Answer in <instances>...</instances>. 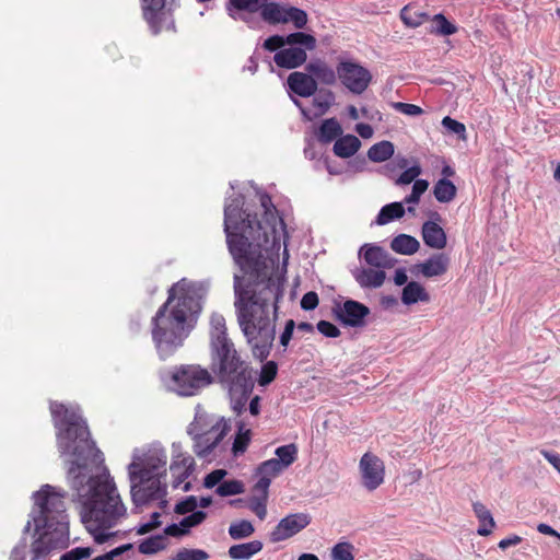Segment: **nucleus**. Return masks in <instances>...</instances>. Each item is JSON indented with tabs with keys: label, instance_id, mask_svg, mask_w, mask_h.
Returning a JSON list of instances; mask_svg holds the SVG:
<instances>
[{
	"label": "nucleus",
	"instance_id": "2f4dec72",
	"mask_svg": "<svg viewBox=\"0 0 560 560\" xmlns=\"http://www.w3.org/2000/svg\"><path fill=\"white\" fill-rule=\"evenodd\" d=\"M390 248L397 254L409 256L419 250L420 243L415 236L398 234L392 240Z\"/></svg>",
	"mask_w": 560,
	"mask_h": 560
},
{
	"label": "nucleus",
	"instance_id": "72a5a7b5",
	"mask_svg": "<svg viewBox=\"0 0 560 560\" xmlns=\"http://www.w3.org/2000/svg\"><path fill=\"white\" fill-rule=\"evenodd\" d=\"M342 128L336 118L325 119L319 126L317 139L322 143H330L342 137Z\"/></svg>",
	"mask_w": 560,
	"mask_h": 560
},
{
	"label": "nucleus",
	"instance_id": "f704fd0d",
	"mask_svg": "<svg viewBox=\"0 0 560 560\" xmlns=\"http://www.w3.org/2000/svg\"><path fill=\"white\" fill-rule=\"evenodd\" d=\"M183 468V471H180L178 475H177V485H179L182 481H184L185 479H187L191 472L194 471L195 469V460L191 456L187 455V456H184L183 454L178 453L177 455L174 456L172 463H171V466H170V469L172 472H176L178 469Z\"/></svg>",
	"mask_w": 560,
	"mask_h": 560
},
{
	"label": "nucleus",
	"instance_id": "79ce46f5",
	"mask_svg": "<svg viewBox=\"0 0 560 560\" xmlns=\"http://www.w3.org/2000/svg\"><path fill=\"white\" fill-rule=\"evenodd\" d=\"M434 23L430 28V34L438 36H451L457 32V26L450 22L443 13H438L430 18Z\"/></svg>",
	"mask_w": 560,
	"mask_h": 560
},
{
	"label": "nucleus",
	"instance_id": "4c0bfd02",
	"mask_svg": "<svg viewBox=\"0 0 560 560\" xmlns=\"http://www.w3.org/2000/svg\"><path fill=\"white\" fill-rule=\"evenodd\" d=\"M395 147L393 142L383 140L373 144L368 151V158L372 162L381 163L393 156Z\"/></svg>",
	"mask_w": 560,
	"mask_h": 560
},
{
	"label": "nucleus",
	"instance_id": "4be33fe9",
	"mask_svg": "<svg viewBox=\"0 0 560 560\" xmlns=\"http://www.w3.org/2000/svg\"><path fill=\"white\" fill-rule=\"evenodd\" d=\"M207 518V513L202 510L195 511L194 513L185 516L178 524L172 523L164 528V533L171 537H183L190 533V528L196 527L203 523Z\"/></svg>",
	"mask_w": 560,
	"mask_h": 560
},
{
	"label": "nucleus",
	"instance_id": "ea45409f",
	"mask_svg": "<svg viewBox=\"0 0 560 560\" xmlns=\"http://www.w3.org/2000/svg\"><path fill=\"white\" fill-rule=\"evenodd\" d=\"M285 46L290 47H301L306 50H313L316 47V38L304 32H294L288 35H284Z\"/></svg>",
	"mask_w": 560,
	"mask_h": 560
},
{
	"label": "nucleus",
	"instance_id": "8fccbe9b",
	"mask_svg": "<svg viewBox=\"0 0 560 560\" xmlns=\"http://www.w3.org/2000/svg\"><path fill=\"white\" fill-rule=\"evenodd\" d=\"M209 553L197 548H182L172 557V560H207Z\"/></svg>",
	"mask_w": 560,
	"mask_h": 560
},
{
	"label": "nucleus",
	"instance_id": "864d4df0",
	"mask_svg": "<svg viewBox=\"0 0 560 560\" xmlns=\"http://www.w3.org/2000/svg\"><path fill=\"white\" fill-rule=\"evenodd\" d=\"M353 545L348 541L336 544L331 549V560H353Z\"/></svg>",
	"mask_w": 560,
	"mask_h": 560
},
{
	"label": "nucleus",
	"instance_id": "6e6d98bb",
	"mask_svg": "<svg viewBox=\"0 0 560 560\" xmlns=\"http://www.w3.org/2000/svg\"><path fill=\"white\" fill-rule=\"evenodd\" d=\"M198 500L195 495H188L177 502L174 506V512L179 515H186L188 513H194L197 511Z\"/></svg>",
	"mask_w": 560,
	"mask_h": 560
},
{
	"label": "nucleus",
	"instance_id": "ddd939ff",
	"mask_svg": "<svg viewBox=\"0 0 560 560\" xmlns=\"http://www.w3.org/2000/svg\"><path fill=\"white\" fill-rule=\"evenodd\" d=\"M337 75L342 85L353 94H362L369 86L371 72L361 65L346 60L337 65Z\"/></svg>",
	"mask_w": 560,
	"mask_h": 560
},
{
	"label": "nucleus",
	"instance_id": "6e6552de",
	"mask_svg": "<svg viewBox=\"0 0 560 560\" xmlns=\"http://www.w3.org/2000/svg\"><path fill=\"white\" fill-rule=\"evenodd\" d=\"M166 452L161 446H151L141 454L139 450H135L132 460L127 467L128 475L135 471L136 477H143L147 480L161 479L166 474Z\"/></svg>",
	"mask_w": 560,
	"mask_h": 560
},
{
	"label": "nucleus",
	"instance_id": "4468645a",
	"mask_svg": "<svg viewBox=\"0 0 560 560\" xmlns=\"http://www.w3.org/2000/svg\"><path fill=\"white\" fill-rule=\"evenodd\" d=\"M332 313L343 326L360 328L365 326L370 308L361 302L347 299L342 303H335Z\"/></svg>",
	"mask_w": 560,
	"mask_h": 560
},
{
	"label": "nucleus",
	"instance_id": "20e7f679",
	"mask_svg": "<svg viewBox=\"0 0 560 560\" xmlns=\"http://www.w3.org/2000/svg\"><path fill=\"white\" fill-rule=\"evenodd\" d=\"M67 492L50 485H44L33 493L37 511H32L30 520L23 528V536L11 551V560H25L27 548L26 534L34 524V540L31 545V560H39L54 549L69 546V517L63 499Z\"/></svg>",
	"mask_w": 560,
	"mask_h": 560
},
{
	"label": "nucleus",
	"instance_id": "680f3d73",
	"mask_svg": "<svg viewBox=\"0 0 560 560\" xmlns=\"http://www.w3.org/2000/svg\"><path fill=\"white\" fill-rule=\"evenodd\" d=\"M317 330L325 337L336 338L340 336V329L328 320H319L316 325Z\"/></svg>",
	"mask_w": 560,
	"mask_h": 560
},
{
	"label": "nucleus",
	"instance_id": "e433bc0d",
	"mask_svg": "<svg viewBox=\"0 0 560 560\" xmlns=\"http://www.w3.org/2000/svg\"><path fill=\"white\" fill-rule=\"evenodd\" d=\"M457 192L454 183L447 178H440L433 187V195L439 202L447 203L452 201Z\"/></svg>",
	"mask_w": 560,
	"mask_h": 560
},
{
	"label": "nucleus",
	"instance_id": "f257e3e1",
	"mask_svg": "<svg viewBox=\"0 0 560 560\" xmlns=\"http://www.w3.org/2000/svg\"><path fill=\"white\" fill-rule=\"evenodd\" d=\"M264 222L245 206L242 194L224 203L223 230L229 253L244 276L234 275V307L238 326L255 359L264 362L276 338L279 302L284 293V273L268 257L270 247L279 246L277 225L284 228L270 195L258 191Z\"/></svg>",
	"mask_w": 560,
	"mask_h": 560
},
{
	"label": "nucleus",
	"instance_id": "393cba45",
	"mask_svg": "<svg viewBox=\"0 0 560 560\" xmlns=\"http://www.w3.org/2000/svg\"><path fill=\"white\" fill-rule=\"evenodd\" d=\"M225 318L222 314L212 313L210 317V348L229 343Z\"/></svg>",
	"mask_w": 560,
	"mask_h": 560
},
{
	"label": "nucleus",
	"instance_id": "69168bd1",
	"mask_svg": "<svg viewBox=\"0 0 560 560\" xmlns=\"http://www.w3.org/2000/svg\"><path fill=\"white\" fill-rule=\"evenodd\" d=\"M541 455L560 474V454L553 451L542 450Z\"/></svg>",
	"mask_w": 560,
	"mask_h": 560
},
{
	"label": "nucleus",
	"instance_id": "5701e85b",
	"mask_svg": "<svg viewBox=\"0 0 560 560\" xmlns=\"http://www.w3.org/2000/svg\"><path fill=\"white\" fill-rule=\"evenodd\" d=\"M421 235L424 244L430 248L443 249L447 244L445 231L434 221L429 220L422 224Z\"/></svg>",
	"mask_w": 560,
	"mask_h": 560
},
{
	"label": "nucleus",
	"instance_id": "a878e982",
	"mask_svg": "<svg viewBox=\"0 0 560 560\" xmlns=\"http://www.w3.org/2000/svg\"><path fill=\"white\" fill-rule=\"evenodd\" d=\"M353 277L361 288H380L384 283L386 275L383 270L360 268L353 271Z\"/></svg>",
	"mask_w": 560,
	"mask_h": 560
},
{
	"label": "nucleus",
	"instance_id": "1a4fd4ad",
	"mask_svg": "<svg viewBox=\"0 0 560 560\" xmlns=\"http://www.w3.org/2000/svg\"><path fill=\"white\" fill-rule=\"evenodd\" d=\"M285 8L278 2L269 0H228L225 10L230 18L236 21L235 10L247 13H260L262 21L270 25L285 23Z\"/></svg>",
	"mask_w": 560,
	"mask_h": 560
},
{
	"label": "nucleus",
	"instance_id": "b1692460",
	"mask_svg": "<svg viewBox=\"0 0 560 560\" xmlns=\"http://www.w3.org/2000/svg\"><path fill=\"white\" fill-rule=\"evenodd\" d=\"M305 70L311 73L316 81L326 84L334 85L337 82V69L334 70L329 67L325 61L317 59L315 61L308 62L305 66Z\"/></svg>",
	"mask_w": 560,
	"mask_h": 560
},
{
	"label": "nucleus",
	"instance_id": "423d86ee",
	"mask_svg": "<svg viewBox=\"0 0 560 560\" xmlns=\"http://www.w3.org/2000/svg\"><path fill=\"white\" fill-rule=\"evenodd\" d=\"M218 381L226 390L231 409L236 416H241L246 410V404L254 390L255 371L248 365L223 375Z\"/></svg>",
	"mask_w": 560,
	"mask_h": 560
},
{
	"label": "nucleus",
	"instance_id": "2eb2a0df",
	"mask_svg": "<svg viewBox=\"0 0 560 560\" xmlns=\"http://www.w3.org/2000/svg\"><path fill=\"white\" fill-rule=\"evenodd\" d=\"M312 522L308 513H292L281 518L269 533L271 542H279L293 537L306 528Z\"/></svg>",
	"mask_w": 560,
	"mask_h": 560
},
{
	"label": "nucleus",
	"instance_id": "c9c22d12",
	"mask_svg": "<svg viewBox=\"0 0 560 560\" xmlns=\"http://www.w3.org/2000/svg\"><path fill=\"white\" fill-rule=\"evenodd\" d=\"M411 4L405 5L399 13L402 23L410 28H417L423 24L424 21L430 20V15L427 12L412 10Z\"/></svg>",
	"mask_w": 560,
	"mask_h": 560
},
{
	"label": "nucleus",
	"instance_id": "0eeeda50",
	"mask_svg": "<svg viewBox=\"0 0 560 560\" xmlns=\"http://www.w3.org/2000/svg\"><path fill=\"white\" fill-rule=\"evenodd\" d=\"M212 383L213 377L207 369L198 364H182L171 372L168 387L179 396L189 397Z\"/></svg>",
	"mask_w": 560,
	"mask_h": 560
},
{
	"label": "nucleus",
	"instance_id": "c756f323",
	"mask_svg": "<svg viewBox=\"0 0 560 560\" xmlns=\"http://www.w3.org/2000/svg\"><path fill=\"white\" fill-rule=\"evenodd\" d=\"M262 547L264 545L260 540H252L231 546L228 555L233 560H248L254 555L258 553Z\"/></svg>",
	"mask_w": 560,
	"mask_h": 560
},
{
	"label": "nucleus",
	"instance_id": "58836bf2",
	"mask_svg": "<svg viewBox=\"0 0 560 560\" xmlns=\"http://www.w3.org/2000/svg\"><path fill=\"white\" fill-rule=\"evenodd\" d=\"M236 427L237 433L232 445V452L235 456L245 453L249 445L252 435V432L249 429L246 428V423L244 422V420H238L236 422Z\"/></svg>",
	"mask_w": 560,
	"mask_h": 560
},
{
	"label": "nucleus",
	"instance_id": "a18cd8bd",
	"mask_svg": "<svg viewBox=\"0 0 560 560\" xmlns=\"http://www.w3.org/2000/svg\"><path fill=\"white\" fill-rule=\"evenodd\" d=\"M255 532L253 524L247 520L234 522L229 527L232 539L240 540L249 537Z\"/></svg>",
	"mask_w": 560,
	"mask_h": 560
},
{
	"label": "nucleus",
	"instance_id": "f3484780",
	"mask_svg": "<svg viewBox=\"0 0 560 560\" xmlns=\"http://www.w3.org/2000/svg\"><path fill=\"white\" fill-rule=\"evenodd\" d=\"M317 81L311 73L291 72L287 79L288 90L300 97H311L317 92Z\"/></svg>",
	"mask_w": 560,
	"mask_h": 560
},
{
	"label": "nucleus",
	"instance_id": "39448f33",
	"mask_svg": "<svg viewBox=\"0 0 560 560\" xmlns=\"http://www.w3.org/2000/svg\"><path fill=\"white\" fill-rule=\"evenodd\" d=\"M230 423L222 417L213 424H208L206 419L195 417V421L187 428L188 435L194 441V452L199 458H207L220 444L230 431Z\"/></svg>",
	"mask_w": 560,
	"mask_h": 560
},
{
	"label": "nucleus",
	"instance_id": "f8f14e48",
	"mask_svg": "<svg viewBox=\"0 0 560 560\" xmlns=\"http://www.w3.org/2000/svg\"><path fill=\"white\" fill-rule=\"evenodd\" d=\"M130 495L136 508L149 504L152 501L165 498L166 485L160 478L147 480L143 477H136V472L129 474Z\"/></svg>",
	"mask_w": 560,
	"mask_h": 560
},
{
	"label": "nucleus",
	"instance_id": "774afa93",
	"mask_svg": "<svg viewBox=\"0 0 560 560\" xmlns=\"http://www.w3.org/2000/svg\"><path fill=\"white\" fill-rule=\"evenodd\" d=\"M355 131L359 133L360 137L363 139H369L373 136V128L369 124L360 122L355 125Z\"/></svg>",
	"mask_w": 560,
	"mask_h": 560
},
{
	"label": "nucleus",
	"instance_id": "052dcab7",
	"mask_svg": "<svg viewBox=\"0 0 560 560\" xmlns=\"http://www.w3.org/2000/svg\"><path fill=\"white\" fill-rule=\"evenodd\" d=\"M442 126L450 132L455 133L459 137L464 136L466 132L465 125L456 119L451 118L450 116H445L442 119Z\"/></svg>",
	"mask_w": 560,
	"mask_h": 560
},
{
	"label": "nucleus",
	"instance_id": "473e14b6",
	"mask_svg": "<svg viewBox=\"0 0 560 560\" xmlns=\"http://www.w3.org/2000/svg\"><path fill=\"white\" fill-rule=\"evenodd\" d=\"M406 213L404 202L395 201L383 206L375 218V224L385 225L394 220L401 219Z\"/></svg>",
	"mask_w": 560,
	"mask_h": 560
},
{
	"label": "nucleus",
	"instance_id": "49530a36",
	"mask_svg": "<svg viewBox=\"0 0 560 560\" xmlns=\"http://www.w3.org/2000/svg\"><path fill=\"white\" fill-rule=\"evenodd\" d=\"M245 491L244 483L237 479L223 480L217 488L215 493L220 497H231Z\"/></svg>",
	"mask_w": 560,
	"mask_h": 560
},
{
	"label": "nucleus",
	"instance_id": "e2e57ef3",
	"mask_svg": "<svg viewBox=\"0 0 560 560\" xmlns=\"http://www.w3.org/2000/svg\"><path fill=\"white\" fill-rule=\"evenodd\" d=\"M393 107L399 113L408 116H419L423 113V109L420 106L409 103L396 102L393 103Z\"/></svg>",
	"mask_w": 560,
	"mask_h": 560
},
{
	"label": "nucleus",
	"instance_id": "a19ab883",
	"mask_svg": "<svg viewBox=\"0 0 560 560\" xmlns=\"http://www.w3.org/2000/svg\"><path fill=\"white\" fill-rule=\"evenodd\" d=\"M313 96V105L318 109L316 116L326 114L336 101L335 93L328 89H317Z\"/></svg>",
	"mask_w": 560,
	"mask_h": 560
},
{
	"label": "nucleus",
	"instance_id": "3c124183",
	"mask_svg": "<svg viewBox=\"0 0 560 560\" xmlns=\"http://www.w3.org/2000/svg\"><path fill=\"white\" fill-rule=\"evenodd\" d=\"M421 172V166L419 164H413L408 168H405L404 172L397 178L394 179V184L396 186L409 185L418 178Z\"/></svg>",
	"mask_w": 560,
	"mask_h": 560
},
{
	"label": "nucleus",
	"instance_id": "a211bd4d",
	"mask_svg": "<svg viewBox=\"0 0 560 560\" xmlns=\"http://www.w3.org/2000/svg\"><path fill=\"white\" fill-rule=\"evenodd\" d=\"M448 265L450 257L444 253H438L425 261L412 266L410 271L413 275L421 273L427 278H433L444 275L447 271Z\"/></svg>",
	"mask_w": 560,
	"mask_h": 560
},
{
	"label": "nucleus",
	"instance_id": "0e129e2a",
	"mask_svg": "<svg viewBox=\"0 0 560 560\" xmlns=\"http://www.w3.org/2000/svg\"><path fill=\"white\" fill-rule=\"evenodd\" d=\"M319 299L316 292H306L301 299V308L304 311H313L318 306Z\"/></svg>",
	"mask_w": 560,
	"mask_h": 560
},
{
	"label": "nucleus",
	"instance_id": "9b49d317",
	"mask_svg": "<svg viewBox=\"0 0 560 560\" xmlns=\"http://www.w3.org/2000/svg\"><path fill=\"white\" fill-rule=\"evenodd\" d=\"M210 368L217 378L250 365L249 362L242 359L241 354L235 349L233 341L210 348Z\"/></svg>",
	"mask_w": 560,
	"mask_h": 560
},
{
	"label": "nucleus",
	"instance_id": "cd10ccee",
	"mask_svg": "<svg viewBox=\"0 0 560 560\" xmlns=\"http://www.w3.org/2000/svg\"><path fill=\"white\" fill-rule=\"evenodd\" d=\"M430 295L422 284L417 281H409L402 289L401 302L405 305H412L418 302H429Z\"/></svg>",
	"mask_w": 560,
	"mask_h": 560
},
{
	"label": "nucleus",
	"instance_id": "bf43d9fd",
	"mask_svg": "<svg viewBox=\"0 0 560 560\" xmlns=\"http://www.w3.org/2000/svg\"><path fill=\"white\" fill-rule=\"evenodd\" d=\"M285 46V43H284V35H271L269 36L268 38L265 39L264 44H262V47L264 49L270 51V52H273V51H278L280 49H283Z\"/></svg>",
	"mask_w": 560,
	"mask_h": 560
},
{
	"label": "nucleus",
	"instance_id": "603ef678",
	"mask_svg": "<svg viewBox=\"0 0 560 560\" xmlns=\"http://www.w3.org/2000/svg\"><path fill=\"white\" fill-rule=\"evenodd\" d=\"M278 364L275 361H267L261 366L258 383L260 386L269 385L277 376Z\"/></svg>",
	"mask_w": 560,
	"mask_h": 560
},
{
	"label": "nucleus",
	"instance_id": "9d476101",
	"mask_svg": "<svg viewBox=\"0 0 560 560\" xmlns=\"http://www.w3.org/2000/svg\"><path fill=\"white\" fill-rule=\"evenodd\" d=\"M210 368L217 378L250 365L249 362L242 359L241 354L235 349L233 341L210 348Z\"/></svg>",
	"mask_w": 560,
	"mask_h": 560
},
{
	"label": "nucleus",
	"instance_id": "412c9836",
	"mask_svg": "<svg viewBox=\"0 0 560 560\" xmlns=\"http://www.w3.org/2000/svg\"><path fill=\"white\" fill-rule=\"evenodd\" d=\"M307 59L305 49L301 47H289L278 50L273 56L275 63L282 69H296L304 65Z\"/></svg>",
	"mask_w": 560,
	"mask_h": 560
},
{
	"label": "nucleus",
	"instance_id": "338daca9",
	"mask_svg": "<svg viewBox=\"0 0 560 560\" xmlns=\"http://www.w3.org/2000/svg\"><path fill=\"white\" fill-rule=\"evenodd\" d=\"M522 541V537L517 535H511L506 538H503L499 541L498 546L500 549L505 550L511 546H516Z\"/></svg>",
	"mask_w": 560,
	"mask_h": 560
},
{
	"label": "nucleus",
	"instance_id": "09e8293b",
	"mask_svg": "<svg viewBox=\"0 0 560 560\" xmlns=\"http://www.w3.org/2000/svg\"><path fill=\"white\" fill-rule=\"evenodd\" d=\"M284 16L285 23L292 22L298 30L304 28L307 23V13L296 7H287Z\"/></svg>",
	"mask_w": 560,
	"mask_h": 560
},
{
	"label": "nucleus",
	"instance_id": "4d7b16f0",
	"mask_svg": "<svg viewBox=\"0 0 560 560\" xmlns=\"http://www.w3.org/2000/svg\"><path fill=\"white\" fill-rule=\"evenodd\" d=\"M228 471L225 469L220 468L212 470L203 478V487L207 489L218 487L223 481Z\"/></svg>",
	"mask_w": 560,
	"mask_h": 560
},
{
	"label": "nucleus",
	"instance_id": "aec40b11",
	"mask_svg": "<svg viewBox=\"0 0 560 560\" xmlns=\"http://www.w3.org/2000/svg\"><path fill=\"white\" fill-rule=\"evenodd\" d=\"M284 468L275 459L270 458L259 464L256 469V474L259 479L255 483L254 492H265L269 490L272 478L279 476Z\"/></svg>",
	"mask_w": 560,
	"mask_h": 560
},
{
	"label": "nucleus",
	"instance_id": "bb28decb",
	"mask_svg": "<svg viewBox=\"0 0 560 560\" xmlns=\"http://www.w3.org/2000/svg\"><path fill=\"white\" fill-rule=\"evenodd\" d=\"M166 0H142L143 18L153 30L154 34L160 31V13L165 7Z\"/></svg>",
	"mask_w": 560,
	"mask_h": 560
},
{
	"label": "nucleus",
	"instance_id": "f03ea898",
	"mask_svg": "<svg viewBox=\"0 0 560 560\" xmlns=\"http://www.w3.org/2000/svg\"><path fill=\"white\" fill-rule=\"evenodd\" d=\"M50 412L59 453L69 457L67 479L81 504V521L94 541L102 545L117 535L106 529L127 516V508L79 408L51 401Z\"/></svg>",
	"mask_w": 560,
	"mask_h": 560
},
{
	"label": "nucleus",
	"instance_id": "c85d7f7f",
	"mask_svg": "<svg viewBox=\"0 0 560 560\" xmlns=\"http://www.w3.org/2000/svg\"><path fill=\"white\" fill-rule=\"evenodd\" d=\"M361 147V141L353 135H346L338 138L332 151L338 158L348 159L354 155Z\"/></svg>",
	"mask_w": 560,
	"mask_h": 560
},
{
	"label": "nucleus",
	"instance_id": "de8ad7c7",
	"mask_svg": "<svg viewBox=\"0 0 560 560\" xmlns=\"http://www.w3.org/2000/svg\"><path fill=\"white\" fill-rule=\"evenodd\" d=\"M268 491L255 492V495L249 500V509L257 515L259 520H265L267 515V503Z\"/></svg>",
	"mask_w": 560,
	"mask_h": 560
},
{
	"label": "nucleus",
	"instance_id": "7c9ffc66",
	"mask_svg": "<svg viewBox=\"0 0 560 560\" xmlns=\"http://www.w3.org/2000/svg\"><path fill=\"white\" fill-rule=\"evenodd\" d=\"M472 510L480 524L477 534L480 536L490 535L495 526L491 512L480 502H474Z\"/></svg>",
	"mask_w": 560,
	"mask_h": 560
},
{
	"label": "nucleus",
	"instance_id": "13d9d810",
	"mask_svg": "<svg viewBox=\"0 0 560 560\" xmlns=\"http://www.w3.org/2000/svg\"><path fill=\"white\" fill-rule=\"evenodd\" d=\"M295 326L296 325L293 319H288L285 322L284 329L279 336V346L282 347V352L287 351V348L292 339Z\"/></svg>",
	"mask_w": 560,
	"mask_h": 560
},
{
	"label": "nucleus",
	"instance_id": "5fc2aeb1",
	"mask_svg": "<svg viewBox=\"0 0 560 560\" xmlns=\"http://www.w3.org/2000/svg\"><path fill=\"white\" fill-rule=\"evenodd\" d=\"M93 552L94 549L91 547H75L62 553L59 560H86Z\"/></svg>",
	"mask_w": 560,
	"mask_h": 560
},
{
	"label": "nucleus",
	"instance_id": "7ed1b4c3",
	"mask_svg": "<svg viewBox=\"0 0 560 560\" xmlns=\"http://www.w3.org/2000/svg\"><path fill=\"white\" fill-rule=\"evenodd\" d=\"M209 289V281L182 278L167 290L166 301L151 320L152 340L161 360L171 358L196 327Z\"/></svg>",
	"mask_w": 560,
	"mask_h": 560
},
{
	"label": "nucleus",
	"instance_id": "c03bdc74",
	"mask_svg": "<svg viewBox=\"0 0 560 560\" xmlns=\"http://www.w3.org/2000/svg\"><path fill=\"white\" fill-rule=\"evenodd\" d=\"M165 548L164 536L154 535L143 539L139 546V552L142 555H154Z\"/></svg>",
	"mask_w": 560,
	"mask_h": 560
},
{
	"label": "nucleus",
	"instance_id": "6ab92c4d",
	"mask_svg": "<svg viewBox=\"0 0 560 560\" xmlns=\"http://www.w3.org/2000/svg\"><path fill=\"white\" fill-rule=\"evenodd\" d=\"M363 255L365 262L375 268H390L396 259L387 250L375 244H364L359 250Z\"/></svg>",
	"mask_w": 560,
	"mask_h": 560
},
{
	"label": "nucleus",
	"instance_id": "dca6fc26",
	"mask_svg": "<svg viewBox=\"0 0 560 560\" xmlns=\"http://www.w3.org/2000/svg\"><path fill=\"white\" fill-rule=\"evenodd\" d=\"M362 485L369 490L377 489L384 481V464L375 455L365 453L360 459Z\"/></svg>",
	"mask_w": 560,
	"mask_h": 560
},
{
	"label": "nucleus",
	"instance_id": "37998d69",
	"mask_svg": "<svg viewBox=\"0 0 560 560\" xmlns=\"http://www.w3.org/2000/svg\"><path fill=\"white\" fill-rule=\"evenodd\" d=\"M298 446L294 443L281 445L276 448L275 459L287 469L298 459Z\"/></svg>",
	"mask_w": 560,
	"mask_h": 560
}]
</instances>
